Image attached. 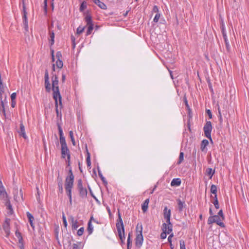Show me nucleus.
I'll return each instance as SVG.
<instances>
[{
    "mask_svg": "<svg viewBox=\"0 0 249 249\" xmlns=\"http://www.w3.org/2000/svg\"><path fill=\"white\" fill-rule=\"evenodd\" d=\"M52 90L53 91V98L54 99H58L59 105L61 108L62 107V97L60 93L58 87V78L56 75H53L52 78Z\"/></svg>",
    "mask_w": 249,
    "mask_h": 249,
    "instance_id": "nucleus-1",
    "label": "nucleus"
},
{
    "mask_svg": "<svg viewBox=\"0 0 249 249\" xmlns=\"http://www.w3.org/2000/svg\"><path fill=\"white\" fill-rule=\"evenodd\" d=\"M212 128L213 126L211 122L210 121H206L203 127L204 135L209 140H210L211 142H213L212 138L211 137Z\"/></svg>",
    "mask_w": 249,
    "mask_h": 249,
    "instance_id": "nucleus-2",
    "label": "nucleus"
},
{
    "mask_svg": "<svg viewBox=\"0 0 249 249\" xmlns=\"http://www.w3.org/2000/svg\"><path fill=\"white\" fill-rule=\"evenodd\" d=\"M85 21L87 22L88 28L86 32V36H88L91 34L93 29L94 24L92 22V17L89 14H87L85 18Z\"/></svg>",
    "mask_w": 249,
    "mask_h": 249,
    "instance_id": "nucleus-3",
    "label": "nucleus"
},
{
    "mask_svg": "<svg viewBox=\"0 0 249 249\" xmlns=\"http://www.w3.org/2000/svg\"><path fill=\"white\" fill-rule=\"evenodd\" d=\"M77 188L79 193L80 196L82 198H85L87 196L88 191L86 188L83 186L82 180L79 179L77 181Z\"/></svg>",
    "mask_w": 249,
    "mask_h": 249,
    "instance_id": "nucleus-4",
    "label": "nucleus"
},
{
    "mask_svg": "<svg viewBox=\"0 0 249 249\" xmlns=\"http://www.w3.org/2000/svg\"><path fill=\"white\" fill-rule=\"evenodd\" d=\"M142 226H141V230L140 231V233H138L135 239V244L136 246L139 248H140L142 244L143 241V237L142 234Z\"/></svg>",
    "mask_w": 249,
    "mask_h": 249,
    "instance_id": "nucleus-5",
    "label": "nucleus"
},
{
    "mask_svg": "<svg viewBox=\"0 0 249 249\" xmlns=\"http://www.w3.org/2000/svg\"><path fill=\"white\" fill-rule=\"evenodd\" d=\"M118 219L117 220V222L116 223L117 230H118V229H120V230L124 231V223H123L121 214H120L119 210L118 211Z\"/></svg>",
    "mask_w": 249,
    "mask_h": 249,
    "instance_id": "nucleus-6",
    "label": "nucleus"
},
{
    "mask_svg": "<svg viewBox=\"0 0 249 249\" xmlns=\"http://www.w3.org/2000/svg\"><path fill=\"white\" fill-rule=\"evenodd\" d=\"M74 177L72 173L71 167H70L69 170L68 176L66 178L65 183H74Z\"/></svg>",
    "mask_w": 249,
    "mask_h": 249,
    "instance_id": "nucleus-7",
    "label": "nucleus"
},
{
    "mask_svg": "<svg viewBox=\"0 0 249 249\" xmlns=\"http://www.w3.org/2000/svg\"><path fill=\"white\" fill-rule=\"evenodd\" d=\"M10 219L8 218H6L2 226L3 229L4 231L7 236H8L10 233Z\"/></svg>",
    "mask_w": 249,
    "mask_h": 249,
    "instance_id": "nucleus-8",
    "label": "nucleus"
},
{
    "mask_svg": "<svg viewBox=\"0 0 249 249\" xmlns=\"http://www.w3.org/2000/svg\"><path fill=\"white\" fill-rule=\"evenodd\" d=\"M45 87L46 90L47 92H50L51 90V85L49 82V76L48 70L46 69L45 71Z\"/></svg>",
    "mask_w": 249,
    "mask_h": 249,
    "instance_id": "nucleus-9",
    "label": "nucleus"
},
{
    "mask_svg": "<svg viewBox=\"0 0 249 249\" xmlns=\"http://www.w3.org/2000/svg\"><path fill=\"white\" fill-rule=\"evenodd\" d=\"M23 23L24 26V29L26 32L28 31V19L27 16V12L25 10V6H23Z\"/></svg>",
    "mask_w": 249,
    "mask_h": 249,
    "instance_id": "nucleus-10",
    "label": "nucleus"
},
{
    "mask_svg": "<svg viewBox=\"0 0 249 249\" xmlns=\"http://www.w3.org/2000/svg\"><path fill=\"white\" fill-rule=\"evenodd\" d=\"M177 202L178 203V210L179 213L183 211L184 209L186 208V205L184 201H182L180 199H177Z\"/></svg>",
    "mask_w": 249,
    "mask_h": 249,
    "instance_id": "nucleus-11",
    "label": "nucleus"
},
{
    "mask_svg": "<svg viewBox=\"0 0 249 249\" xmlns=\"http://www.w3.org/2000/svg\"><path fill=\"white\" fill-rule=\"evenodd\" d=\"M73 184L65 183V188L66 191L67 195L69 198L72 197L71 190L73 188Z\"/></svg>",
    "mask_w": 249,
    "mask_h": 249,
    "instance_id": "nucleus-12",
    "label": "nucleus"
},
{
    "mask_svg": "<svg viewBox=\"0 0 249 249\" xmlns=\"http://www.w3.org/2000/svg\"><path fill=\"white\" fill-rule=\"evenodd\" d=\"M118 234L119 237L120 239V244L121 246H123L125 244V234H124V230H120V229L117 230Z\"/></svg>",
    "mask_w": 249,
    "mask_h": 249,
    "instance_id": "nucleus-13",
    "label": "nucleus"
},
{
    "mask_svg": "<svg viewBox=\"0 0 249 249\" xmlns=\"http://www.w3.org/2000/svg\"><path fill=\"white\" fill-rule=\"evenodd\" d=\"M61 158L62 159H65L66 157H67L68 154H71L70 151L68 146L61 147Z\"/></svg>",
    "mask_w": 249,
    "mask_h": 249,
    "instance_id": "nucleus-14",
    "label": "nucleus"
},
{
    "mask_svg": "<svg viewBox=\"0 0 249 249\" xmlns=\"http://www.w3.org/2000/svg\"><path fill=\"white\" fill-rule=\"evenodd\" d=\"M69 220L71 223V227L72 230H76L78 227V223L77 220H75L73 216L71 215Z\"/></svg>",
    "mask_w": 249,
    "mask_h": 249,
    "instance_id": "nucleus-15",
    "label": "nucleus"
},
{
    "mask_svg": "<svg viewBox=\"0 0 249 249\" xmlns=\"http://www.w3.org/2000/svg\"><path fill=\"white\" fill-rule=\"evenodd\" d=\"M15 235L18 238V243L20 244L19 247L20 248V247H21V246H22V247H24L23 240L21 233L18 231H16L15 232Z\"/></svg>",
    "mask_w": 249,
    "mask_h": 249,
    "instance_id": "nucleus-16",
    "label": "nucleus"
},
{
    "mask_svg": "<svg viewBox=\"0 0 249 249\" xmlns=\"http://www.w3.org/2000/svg\"><path fill=\"white\" fill-rule=\"evenodd\" d=\"M18 133L19 135L22 136L25 139H26L27 138V136L26 135L25 133L24 126L23 123H22L20 124V131H18Z\"/></svg>",
    "mask_w": 249,
    "mask_h": 249,
    "instance_id": "nucleus-17",
    "label": "nucleus"
},
{
    "mask_svg": "<svg viewBox=\"0 0 249 249\" xmlns=\"http://www.w3.org/2000/svg\"><path fill=\"white\" fill-rule=\"evenodd\" d=\"M171 211L170 209H168L167 206H165L163 209V217L164 219H167L168 218H171Z\"/></svg>",
    "mask_w": 249,
    "mask_h": 249,
    "instance_id": "nucleus-18",
    "label": "nucleus"
},
{
    "mask_svg": "<svg viewBox=\"0 0 249 249\" xmlns=\"http://www.w3.org/2000/svg\"><path fill=\"white\" fill-rule=\"evenodd\" d=\"M26 215H27V218L28 219V221L30 223L31 226L32 227L33 229H34L35 226L33 223V220H34V217L33 215L29 212H27L26 213Z\"/></svg>",
    "mask_w": 249,
    "mask_h": 249,
    "instance_id": "nucleus-19",
    "label": "nucleus"
},
{
    "mask_svg": "<svg viewBox=\"0 0 249 249\" xmlns=\"http://www.w3.org/2000/svg\"><path fill=\"white\" fill-rule=\"evenodd\" d=\"M92 1L102 9L105 10L107 9V5L100 0H92Z\"/></svg>",
    "mask_w": 249,
    "mask_h": 249,
    "instance_id": "nucleus-20",
    "label": "nucleus"
},
{
    "mask_svg": "<svg viewBox=\"0 0 249 249\" xmlns=\"http://www.w3.org/2000/svg\"><path fill=\"white\" fill-rule=\"evenodd\" d=\"M55 101V111L56 113L57 117L60 118L61 119L62 118V114L61 112H59L58 110V99H54Z\"/></svg>",
    "mask_w": 249,
    "mask_h": 249,
    "instance_id": "nucleus-21",
    "label": "nucleus"
},
{
    "mask_svg": "<svg viewBox=\"0 0 249 249\" xmlns=\"http://www.w3.org/2000/svg\"><path fill=\"white\" fill-rule=\"evenodd\" d=\"M181 183V179L179 178H175L172 180L171 185L172 186H179Z\"/></svg>",
    "mask_w": 249,
    "mask_h": 249,
    "instance_id": "nucleus-22",
    "label": "nucleus"
},
{
    "mask_svg": "<svg viewBox=\"0 0 249 249\" xmlns=\"http://www.w3.org/2000/svg\"><path fill=\"white\" fill-rule=\"evenodd\" d=\"M6 206H7V209L8 210L7 214L9 215H12L14 213V211L12 208V206L10 203L9 201H7L6 202Z\"/></svg>",
    "mask_w": 249,
    "mask_h": 249,
    "instance_id": "nucleus-23",
    "label": "nucleus"
},
{
    "mask_svg": "<svg viewBox=\"0 0 249 249\" xmlns=\"http://www.w3.org/2000/svg\"><path fill=\"white\" fill-rule=\"evenodd\" d=\"M149 202V199L147 198L142 205V209L143 213H145L147 211Z\"/></svg>",
    "mask_w": 249,
    "mask_h": 249,
    "instance_id": "nucleus-24",
    "label": "nucleus"
},
{
    "mask_svg": "<svg viewBox=\"0 0 249 249\" xmlns=\"http://www.w3.org/2000/svg\"><path fill=\"white\" fill-rule=\"evenodd\" d=\"M165 226H166V223H163L162 224V232L161 233L160 235V238L162 239H165L166 238V236H167V233L165 231H166Z\"/></svg>",
    "mask_w": 249,
    "mask_h": 249,
    "instance_id": "nucleus-25",
    "label": "nucleus"
},
{
    "mask_svg": "<svg viewBox=\"0 0 249 249\" xmlns=\"http://www.w3.org/2000/svg\"><path fill=\"white\" fill-rule=\"evenodd\" d=\"M209 141L206 139H204L200 144V149L202 151L205 150L206 147L208 145Z\"/></svg>",
    "mask_w": 249,
    "mask_h": 249,
    "instance_id": "nucleus-26",
    "label": "nucleus"
},
{
    "mask_svg": "<svg viewBox=\"0 0 249 249\" xmlns=\"http://www.w3.org/2000/svg\"><path fill=\"white\" fill-rule=\"evenodd\" d=\"M97 169H98V175H99V177L101 179V180L103 181L104 185H107V180L102 175L99 167H98Z\"/></svg>",
    "mask_w": 249,
    "mask_h": 249,
    "instance_id": "nucleus-27",
    "label": "nucleus"
},
{
    "mask_svg": "<svg viewBox=\"0 0 249 249\" xmlns=\"http://www.w3.org/2000/svg\"><path fill=\"white\" fill-rule=\"evenodd\" d=\"M87 231L89 235L91 234L93 232V226L91 223V220H89L88 222Z\"/></svg>",
    "mask_w": 249,
    "mask_h": 249,
    "instance_id": "nucleus-28",
    "label": "nucleus"
},
{
    "mask_svg": "<svg viewBox=\"0 0 249 249\" xmlns=\"http://www.w3.org/2000/svg\"><path fill=\"white\" fill-rule=\"evenodd\" d=\"M215 173L214 170H213L212 168H208L206 170V173L209 176L210 179H211Z\"/></svg>",
    "mask_w": 249,
    "mask_h": 249,
    "instance_id": "nucleus-29",
    "label": "nucleus"
},
{
    "mask_svg": "<svg viewBox=\"0 0 249 249\" xmlns=\"http://www.w3.org/2000/svg\"><path fill=\"white\" fill-rule=\"evenodd\" d=\"M132 241L131 240V233H129L127 240V249H131L132 247Z\"/></svg>",
    "mask_w": 249,
    "mask_h": 249,
    "instance_id": "nucleus-30",
    "label": "nucleus"
},
{
    "mask_svg": "<svg viewBox=\"0 0 249 249\" xmlns=\"http://www.w3.org/2000/svg\"><path fill=\"white\" fill-rule=\"evenodd\" d=\"M72 249H83L81 246V242H78L77 243H74L72 245Z\"/></svg>",
    "mask_w": 249,
    "mask_h": 249,
    "instance_id": "nucleus-31",
    "label": "nucleus"
},
{
    "mask_svg": "<svg viewBox=\"0 0 249 249\" xmlns=\"http://www.w3.org/2000/svg\"><path fill=\"white\" fill-rule=\"evenodd\" d=\"M6 195H7V193L5 191L4 186L0 187V197L3 198L6 196Z\"/></svg>",
    "mask_w": 249,
    "mask_h": 249,
    "instance_id": "nucleus-32",
    "label": "nucleus"
},
{
    "mask_svg": "<svg viewBox=\"0 0 249 249\" xmlns=\"http://www.w3.org/2000/svg\"><path fill=\"white\" fill-rule=\"evenodd\" d=\"M60 137V143L61 147H66L67 146V144L65 140V138L64 136H61Z\"/></svg>",
    "mask_w": 249,
    "mask_h": 249,
    "instance_id": "nucleus-33",
    "label": "nucleus"
},
{
    "mask_svg": "<svg viewBox=\"0 0 249 249\" xmlns=\"http://www.w3.org/2000/svg\"><path fill=\"white\" fill-rule=\"evenodd\" d=\"M50 43L51 45H53L54 43V33L53 31H51L50 32Z\"/></svg>",
    "mask_w": 249,
    "mask_h": 249,
    "instance_id": "nucleus-34",
    "label": "nucleus"
},
{
    "mask_svg": "<svg viewBox=\"0 0 249 249\" xmlns=\"http://www.w3.org/2000/svg\"><path fill=\"white\" fill-rule=\"evenodd\" d=\"M210 192L213 194L214 195V196H217V187L214 184H212L211 186Z\"/></svg>",
    "mask_w": 249,
    "mask_h": 249,
    "instance_id": "nucleus-35",
    "label": "nucleus"
},
{
    "mask_svg": "<svg viewBox=\"0 0 249 249\" xmlns=\"http://www.w3.org/2000/svg\"><path fill=\"white\" fill-rule=\"evenodd\" d=\"M213 204L214 206V207L215 209H218L219 208V203H218V198H217V196H213Z\"/></svg>",
    "mask_w": 249,
    "mask_h": 249,
    "instance_id": "nucleus-36",
    "label": "nucleus"
},
{
    "mask_svg": "<svg viewBox=\"0 0 249 249\" xmlns=\"http://www.w3.org/2000/svg\"><path fill=\"white\" fill-rule=\"evenodd\" d=\"M87 158H86V162L88 167H90L91 166V161H90V153L89 152L88 149H87Z\"/></svg>",
    "mask_w": 249,
    "mask_h": 249,
    "instance_id": "nucleus-37",
    "label": "nucleus"
},
{
    "mask_svg": "<svg viewBox=\"0 0 249 249\" xmlns=\"http://www.w3.org/2000/svg\"><path fill=\"white\" fill-rule=\"evenodd\" d=\"M184 160V153L182 151H180L179 153L178 160L177 162V164H180Z\"/></svg>",
    "mask_w": 249,
    "mask_h": 249,
    "instance_id": "nucleus-38",
    "label": "nucleus"
},
{
    "mask_svg": "<svg viewBox=\"0 0 249 249\" xmlns=\"http://www.w3.org/2000/svg\"><path fill=\"white\" fill-rule=\"evenodd\" d=\"M86 8H87V2L85 1H84L80 4L79 10L80 12H82Z\"/></svg>",
    "mask_w": 249,
    "mask_h": 249,
    "instance_id": "nucleus-39",
    "label": "nucleus"
},
{
    "mask_svg": "<svg viewBox=\"0 0 249 249\" xmlns=\"http://www.w3.org/2000/svg\"><path fill=\"white\" fill-rule=\"evenodd\" d=\"M69 135L71 140V141L72 142V143L73 145L75 146L76 145V142L75 141L74 137H73V132L72 131H70L69 132Z\"/></svg>",
    "mask_w": 249,
    "mask_h": 249,
    "instance_id": "nucleus-40",
    "label": "nucleus"
},
{
    "mask_svg": "<svg viewBox=\"0 0 249 249\" xmlns=\"http://www.w3.org/2000/svg\"><path fill=\"white\" fill-rule=\"evenodd\" d=\"M56 65L58 68H59V69L62 68L63 66V63L62 60L61 59L57 60V61L56 62Z\"/></svg>",
    "mask_w": 249,
    "mask_h": 249,
    "instance_id": "nucleus-41",
    "label": "nucleus"
},
{
    "mask_svg": "<svg viewBox=\"0 0 249 249\" xmlns=\"http://www.w3.org/2000/svg\"><path fill=\"white\" fill-rule=\"evenodd\" d=\"M57 181L58 186V185H63V179L60 176L59 173H58V176L57 178Z\"/></svg>",
    "mask_w": 249,
    "mask_h": 249,
    "instance_id": "nucleus-42",
    "label": "nucleus"
},
{
    "mask_svg": "<svg viewBox=\"0 0 249 249\" xmlns=\"http://www.w3.org/2000/svg\"><path fill=\"white\" fill-rule=\"evenodd\" d=\"M215 221H216V220H214L213 216H210L208 219V224L210 225L213 223H215Z\"/></svg>",
    "mask_w": 249,
    "mask_h": 249,
    "instance_id": "nucleus-43",
    "label": "nucleus"
},
{
    "mask_svg": "<svg viewBox=\"0 0 249 249\" xmlns=\"http://www.w3.org/2000/svg\"><path fill=\"white\" fill-rule=\"evenodd\" d=\"M85 27H82L81 26H79L76 30V33L77 34H81L85 30Z\"/></svg>",
    "mask_w": 249,
    "mask_h": 249,
    "instance_id": "nucleus-44",
    "label": "nucleus"
},
{
    "mask_svg": "<svg viewBox=\"0 0 249 249\" xmlns=\"http://www.w3.org/2000/svg\"><path fill=\"white\" fill-rule=\"evenodd\" d=\"M224 40V42H225V43L226 48L228 52H229L230 50L231 47H230V45L229 42L228 41V38H225Z\"/></svg>",
    "mask_w": 249,
    "mask_h": 249,
    "instance_id": "nucleus-45",
    "label": "nucleus"
},
{
    "mask_svg": "<svg viewBox=\"0 0 249 249\" xmlns=\"http://www.w3.org/2000/svg\"><path fill=\"white\" fill-rule=\"evenodd\" d=\"M221 32L224 39H225V38H228L226 31L224 26H223L221 28Z\"/></svg>",
    "mask_w": 249,
    "mask_h": 249,
    "instance_id": "nucleus-46",
    "label": "nucleus"
},
{
    "mask_svg": "<svg viewBox=\"0 0 249 249\" xmlns=\"http://www.w3.org/2000/svg\"><path fill=\"white\" fill-rule=\"evenodd\" d=\"M57 126H58V130L59 132V137L61 136H63V130L62 128L59 124H57Z\"/></svg>",
    "mask_w": 249,
    "mask_h": 249,
    "instance_id": "nucleus-47",
    "label": "nucleus"
},
{
    "mask_svg": "<svg viewBox=\"0 0 249 249\" xmlns=\"http://www.w3.org/2000/svg\"><path fill=\"white\" fill-rule=\"evenodd\" d=\"M218 119H219V121L220 123H222L223 122V119H222V116L221 115V110H220L219 107H218Z\"/></svg>",
    "mask_w": 249,
    "mask_h": 249,
    "instance_id": "nucleus-48",
    "label": "nucleus"
},
{
    "mask_svg": "<svg viewBox=\"0 0 249 249\" xmlns=\"http://www.w3.org/2000/svg\"><path fill=\"white\" fill-rule=\"evenodd\" d=\"M180 249H186L185 244L183 240H180L179 241Z\"/></svg>",
    "mask_w": 249,
    "mask_h": 249,
    "instance_id": "nucleus-49",
    "label": "nucleus"
},
{
    "mask_svg": "<svg viewBox=\"0 0 249 249\" xmlns=\"http://www.w3.org/2000/svg\"><path fill=\"white\" fill-rule=\"evenodd\" d=\"M84 231V228L81 227L80 228L77 232V234L78 236H81L83 234Z\"/></svg>",
    "mask_w": 249,
    "mask_h": 249,
    "instance_id": "nucleus-50",
    "label": "nucleus"
},
{
    "mask_svg": "<svg viewBox=\"0 0 249 249\" xmlns=\"http://www.w3.org/2000/svg\"><path fill=\"white\" fill-rule=\"evenodd\" d=\"M160 17V13L156 14V15L155 16L154 19H153V21L156 23L158 22Z\"/></svg>",
    "mask_w": 249,
    "mask_h": 249,
    "instance_id": "nucleus-51",
    "label": "nucleus"
},
{
    "mask_svg": "<svg viewBox=\"0 0 249 249\" xmlns=\"http://www.w3.org/2000/svg\"><path fill=\"white\" fill-rule=\"evenodd\" d=\"M152 12V13H155L156 14L160 13L158 6L157 5H154L153 7Z\"/></svg>",
    "mask_w": 249,
    "mask_h": 249,
    "instance_id": "nucleus-52",
    "label": "nucleus"
},
{
    "mask_svg": "<svg viewBox=\"0 0 249 249\" xmlns=\"http://www.w3.org/2000/svg\"><path fill=\"white\" fill-rule=\"evenodd\" d=\"M71 154H68L67 157V159L66 160V162L67 164V166H70L71 165Z\"/></svg>",
    "mask_w": 249,
    "mask_h": 249,
    "instance_id": "nucleus-53",
    "label": "nucleus"
},
{
    "mask_svg": "<svg viewBox=\"0 0 249 249\" xmlns=\"http://www.w3.org/2000/svg\"><path fill=\"white\" fill-rule=\"evenodd\" d=\"M62 220H63V224H64L65 227L66 228L67 226V222L66 217L64 213H63V215H62Z\"/></svg>",
    "mask_w": 249,
    "mask_h": 249,
    "instance_id": "nucleus-54",
    "label": "nucleus"
},
{
    "mask_svg": "<svg viewBox=\"0 0 249 249\" xmlns=\"http://www.w3.org/2000/svg\"><path fill=\"white\" fill-rule=\"evenodd\" d=\"M165 228H166V231H165L167 232V234H171V233H172V232L173 231V228H168L166 223Z\"/></svg>",
    "mask_w": 249,
    "mask_h": 249,
    "instance_id": "nucleus-55",
    "label": "nucleus"
},
{
    "mask_svg": "<svg viewBox=\"0 0 249 249\" xmlns=\"http://www.w3.org/2000/svg\"><path fill=\"white\" fill-rule=\"evenodd\" d=\"M219 215V216L222 218V220H224V214H223V211L222 209H221L218 213V215Z\"/></svg>",
    "mask_w": 249,
    "mask_h": 249,
    "instance_id": "nucleus-56",
    "label": "nucleus"
},
{
    "mask_svg": "<svg viewBox=\"0 0 249 249\" xmlns=\"http://www.w3.org/2000/svg\"><path fill=\"white\" fill-rule=\"evenodd\" d=\"M217 225L220 226L222 228H224L225 227V225L224 223L221 221V219L220 220H218V222L216 223Z\"/></svg>",
    "mask_w": 249,
    "mask_h": 249,
    "instance_id": "nucleus-57",
    "label": "nucleus"
},
{
    "mask_svg": "<svg viewBox=\"0 0 249 249\" xmlns=\"http://www.w3.org/2000/svg\"><path fill=\"white\" fill-rule=\"evenodd\" d=\"M206 113L209 116V119L212 118V113L211 110L210 109H206Z\"/></svg>",
    "mask_w": 249,
    "mask_h": 249,
    "instance_id": "nucleus-58",
    "label": "nucleus"
},
{
    "mask_svg": "<svg viewBox=\"0 0 249 249\" xmlns=\"http://www.w3.org/2000/svg\"><path fill=\"white\" fill-rule=\"evenodd\" d=\"M88 188H89V190L90 194V195L91 196H92V197H93L94 199H95L96 200H97V198H96V196H94V195L93 194V192H92V190H91V188H90V186H89V185H88Z\"/></svg>",
    "mask_w": 249,
    "mask_h": 249,
    "instance_id": "nucleus-59",
    "label": "nucleus"
},
{
    "mask_svg": "<svg viewBox=\"0 0 249 249\" xmlns=\"http://www.w3.org/2000/svg\"><path fill=\"white\" fill-rule=\"evenodd\" d=\"M56 57L57 60L61 59V58L62 57L61 53L59 51L57 52L56 54Z\"/></svg>",
    "mask_w": 249,
    "mask_h": 249,
    "instance_id": "nucleus-60",
    "label": "nucleus"
},
{
    "mask_svg": "<svg viewBox=\"0 0 249 249\" xmlns=\"http://www.w3.org/2000/svg\"><path fill=\"white\" fill-rule=\"evenodd\" d=\"M173 236H174V233H171V234H170L169 236H168V242L169 243H171V242H172V237Z\"/></svg>",
    "mask_w": 249,
    "mask_h": 249,
    "instance_id": "nucleus-61",
    "label": "nucleus"
},
{
    "mask_svg": "<svg viewBox=\"0 0 249 249\" xmlns=\"http://www.w3.org/2000/svg\"><path fill=\"white\" fill-rule=\"evenodd\" d=\"M17 93L16 92H13L11 95V100H15L16 98Z\"/></svg>",
    "mask_w": 249,
    "mask_h": 249,
    "instance_id": "nucleus-62",
    "label": "nucleus"
},
{
    "mask_svg": "<svg viewBox=\"0 0 249 249\" xmlns=\"http://www.w3.org/2000/svg\"><path fill=\"white\" fill-rule=\"evenodd\" d=\"M58 192L60 194H62L63 193V185H58Z\"/></svg>",
    "mask_w": 249,
    "mask_h": 249,
    "instance_id": "nucleus-63",
    "label": "nucleus"
},
{
    "mask_svg": "<svg viewBox=\"0 0 249 249\" xmlns=\"http://www.w3.org/2000/svg\"><path fill=\"white\" fill-rule=\"evenodd\" d=\"M213 217L214 218V220H216L215 222V223L218 222V220H220V217L219 216V215H213Z\"/></svg>",
    "mask_w": 249,
    "mask_h": 249,
    "instance_id": "nucleus-64",
    "label": "nucleus"
}]
</instances>
